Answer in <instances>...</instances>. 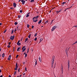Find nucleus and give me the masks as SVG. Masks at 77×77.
Segmentation results:
<instances>
[{"mask_svg":"<svg viewBox=\"0 0 77 77\" xmlns=\"http://www.w3.org/2000/svg\"><path fill=\"white\" fill-rule=\"evenodd\" d=\"M13 6L14 8H16V3H13Z\"/></svg>","mask_w":77,"mask_h":77,"instance_id":"obj_8","label":"nucleus"},{"mask_svg":"<svg viewBox=\"0 0 77 77\" xmlns=\"http://www.w3.org/2000/svg\"><path fill=\"white\" fill-rule=\"evenodd\" d=\"M27 40H28V38H26L25 39V42H26Z\"/></svg>","mask_w":77,"mask_h":77,"instance_id":"obj_24","label":"nucleus"},{"mask_svg":"<svg viewBox=\"0 0 77 77\" xmlns=\"http://www.w3.org/2000/svg\"><path fill=\"white\" fill-rule=\"evenodd\" d=\"M6 31H7V30L6 29L5 30L4 32V33H5V32H6Z\"/></svg>","mask_w":77,"mask_h":77,"instance_id":"obj_34","label":"nucleus"},{"mask_svg":"<svg viewBox=\"0 0 77 77\" xmlns=\"http://www.w3.org/2000/svg\"><path fill=\"white\" fill-rule=\"evenodd\" d=\"M77 27V26H73V27Z\"/></svg>","mask_w":77,"mask_h":77,"instance_id":"obj_48","label":"nucleus"},{"mask_svg":"<svg viewBox=\"0 0 77 77\" xmlns=\"http://www.w3.org/2000/svg\"><path fill=\"white\" fill-rule=\"evenodd\" d=\"M38 17H39V16H37L35 17H34L38 19Z\"/></svg>","mask_w":77,"mask_h":77,"instance_id":"obj_16","label":"nucleus"},{"mask_svg":"<svg viewBox=\"0 0 77 77\" xmlns=\"http://www.w3.org/2000/svg\"><path fill=\"white\" fill-rule=\"evenodd\" d=\"M13 9V8H10L11 9Z\"/></svg>","mask_w":77,"mask_h":77,"instance_id":"obj_52","label":"nucleus"},{"mask_svg":"<svg viewBox=\"0 0 77 77\" xmlns=\"http://www.w3.org/2000/svg\"><path fill=\"white\" fill-rule=\"evenodd\" d=\"M54 59H55L54 56H53L52 57V64H51V68H53V65H54Z\"/></svg>","mask_w":77,"mask_h":77,"instance_id":"obj_1","label":"nucleus"},{"mask_svg":"<svg viewBox=\"0 0 77 77\" xmlns=\"http://www.w3.org/2000/svg\"><path fill=\"white\" fill-rule=\"evenodd\" d=\"M37 35V33H36V34H35V35H34V36L35 37H36V36Z\"/></svg>","mask_w":77,"mask_h":77,"instance_id":"obj_37","label":"nucleus"},{"mask_svg":"<svg viewBox=\"0 0 77 77\" xmlns=\"http://www.w3.org/2000/svg\"><path fill=\"white\" fill-rule=\"evenodd\" d=\"M24 48H25V46H24L22 48V50H23V49H24Z\"/></svg>","mask_w":77,"mask_h":77,"instance_id":"obj_33","label":"nucleus"},{"mask_svg":"<svg viewBox=\"0 0 77 77\" xmlns=\"http://www.w3.org/2000/svg\"><path fill=\"white\" fill-rule=\"evenodd\" d=\"M21 76H22L21 75H20L19 76V77H21Z\"/></svg>","mask_w":77,"mask_h":77,"instance_id":"obj_60","label":"nucleus"},{"mask_svg":"<svg viewBox=\"0 0 77 77\" xmlns=\"http://www.w3.org/2000/svg\"><path fill=\"white\" fill-rule=\"evenodd\" d=\"M42 38H40V42H39V43H40L42 41Z\"/></svg>","mask_w":77,"mask_h":77,"instance_id":"obj_15","label":"nucleus"},{"mask_svg":"<svg viewBox=\"0 0 77 77\" xmlns=\"http://www.w3.org/2000/svg\"><path fill=\"white\" fill-rule=\"evenodd\" d=\"M25 69L26 71H27V68L26 67L25 68Z\"/></svg>","mask_w":77,"mask_h":77,"instance_id":"obj_47","label":"nucleus"},{"mask_svg":"<svg viewBox=\"0 0 77 77\" xmlns=\"http://www.w3.org/2000/svg\"><path fill=\"white\" fill-rule=\"evenodd\" d=\"M54 76L55 77H56V76H55V75H54Z\"/></svg>","mask_w":77,"mask_h":77,"instance_id":"obj_64","label":"nucleus"},{"mask_svg":"<svg viewBox=\"0 0 77 77\" xmlns=\"http://www.w3.org/2000/svg\"><path fill=\"white\" fill-rule=\"evenodd\" d=\"M2 57H3L5 56V54H3L2 55Z\"/></svg>","mask_w":77,"mask_h":77,"instance_id":"obj_31","label":"nucleus"},{"mask_svg":"<svg viewBox=\"0 0 77 77\" xmlns=\"http://www.w3.org/2000/svg\"><path fill=\"white\" fill-rule=\"evenodd\" d=\"M35 2L34 0H31V1H30L31 3H32L33 2Z\"/></svg>","mask_w":77,"mask_h":77,"instance_id":"obj_18","label":"nucleus"},{"mask_svg":"<svg viewBox=\"0 0 77 77\" xmlns=\"http://www.w3.org/2000/svg\"><path fill=\"white\" fill-rule=\"evenodd\" d=\"M17 45H21V43H17Z\"/></svg>","mask_w":77,"mask_h":77,"instance_id":"obj_13","label":"nucleus"},{"mask_svg":"<svg viewBox=\"0 0 77 77\" xmlns=\"http://www.w3.org/2000/svg\"><path fill=\"white\" fill-rule=\"evenodd\" d=\"M68 68H69V60L68 61Z\"/></svg>","mask_w":77,"mask_h":77,"instance_id":"obj_6","label":"nucleus"},{"mask_svg":"<svg viewBox=\"0 0 77 77\" xmlns=\"http://www.w3.org/2000/svg\"><path fill=\"white\" fill-rule=\"evenodd\" d=\"M77 41H76L74 43H73L72 44V45H74V44H77Z\"/></svg>","mask_w":77,"mask_h":77,"instance_id":"obj_17","label":"nucleus"},{"mask_svg":"<svg viewBox=\"0 0 77 77\" xmlns=\"http://www.w3.org/2000/svg\"><path fill=\"white\" fill-rule=\"evenodd\" d=\"M16 31H17V30H16V29H15V30H14V32H15Z\"/></svg>","mask_w":77,"mask_h":77,"instance_id":"obj_49","label":"nucleus"},{"mask_svg":"<svg viewBox=\"0 0 77 77\" xmlns=\"http://www.w3.org/2000/svg\"><path fill=\"white\" fill-rule=\"evenodd\" d=\"M36 61L35 63V65H37V62H36Z\"/></svg>","mask_w":77,"mask_h":77,"instance_id":"obj_36","label":"nucleus"},{"mask_svg":"<svg viewBox=\"0 0 77 77\" xmlns=\"http://www.w3.org/2000/svg\"><path fill=\"white\" fill-rule=\"evenodd\" d=\"M42 22V20H41L39 21L38 22V24H39L40 23H41V22Z\"/></svg>","mask_w":77,"mask_h":77,"instance_id":"obj_10","label":"nucleus"},{"mask_svg":"<svg viewBox=\"0 0 77 77\" xmlns=\"http://www.w3.org/2000/svg\"><path fill=\"white\" fill-rule=\"evenodd\" d=\"M19 28L18 27H17V30Z\"/></svg>","mask_w":77,"mask_h":77,"instance_id":"obj_54","label":"nucleus"},{"mask_svg":"<svg viewBox=\"0 0 77 77\" xmlns=\"http://www.w3.org/2000/svg\"><path fill=\"white\" fill-rule=\"evenodd\" d=\"M66 3V2H63L62 3V5H64V4H65Z\"/></svg>","mask_w":77,"mask_h":77,"instance_id":"obj_23","label":"nucleus"},{"mask_svg":"<svg viewBox=\"0 0 77 77\" xmlns=\"http://www.w3.org/2000/svg\"><path fill=\"white\" fill-rule=\"evenodd\" d=\"M21 16H18V18H21Z\"/></svg>","mask_w":77,"mask_h":77,"instance_id":"obj_29","label":"nucleus"},{"mask_svg":"<svg viewBox=\"0 0 77 77\" xmlns=\"http://www.w3.org/2000/svg\"><path fill=\"white\" fill-rule=\"evenodd\" d=\"M2 72V70L1 69H0V73Z\"/></svg>","mask_w":77,"mask_h":77,"instance_id":"obj_55","label":"nucleus"},{"mask_svg":"<svg viewBox=\"0 0 77 77\" xmlns=\"http://www.w3.org/2000/svg\"><path fill=\"white\" fill-rule=\"evenodd\" d=\"M56 27H57V26H54L53 27L51 30L52 31H54V29H56Z\"/></svg>","mask_w":77,"mask_h":77,"instance_id":"obj_3","label":"nucleus"},{"mask_svg":"<svg viewBox=\"0 0 77 77\" xmlns=\"http://www.w3.org/2000/svg\"><path fill=\"white\" fill-rule=\"evenodd\" d=\"M29 14H30V13H28L27 14L26 16V17H29L30 16L29 15Z\"/></svg>","mask_w":77,"mask_h":77,"instance_id":"obj_9","label":"nucleus"},{"mask_svg":"<svg viewBox=\"0 0 77 77\" xmlns=\"http://www.w3.org/2000/svg\"><path fill=\"white\" fill-rule=\"evenodd\" d=\"M13 33H14V30H13L11 31V34H13Z\"/></svg>","mask_w":77,"mask_h":77,"instance_id":"obj_27","label":"nucleus"},{"mask_svg":"<svg viewBox=\"0 0 77 77\" xmlns=\"http://www.w3.org/2000/svg\"><path fill=\"white\" fill-rule=\"evenodd\" d=\"M48 23V20H47L45 22V23L46 24L47 23Z\"/></svg>","mask_w":77,"mask_h":77,"instance_id":"obj_32","label":"nucleus"},{"mask_svg":"<svg viewBox=\"0 0 77 77\" xmlns=\"http://www.w3.org/2000/svg\"><path fill=\"white\" fill-rule=\"evenodd\" d=\"M23 11H22V10H20V13H22Z\"/></svg>","mask_w":77,"mask_h":77,"instance_id":"obj_44","label":"nucleus"},{"mask_svg":"<svg viewBox=\"0 0 77 77\" xmlns=\"http://www.w3.org/2000/svg\"><path fill=\"white\" fill-rule=\"evenodd\" d=\"M26 54L25 53H24L23 54Z\"/></svg>","mask_w":77,"mask_h":77,"instance_id":"obj_63","label":"nucleus"},{"mask_svg":"<svg viewBox=\"0 0 77 77\" xmlns=\"http://www.w3.org/2000/svg\"><path fill=\"white\" fill-rule=\"evenodd\" d=\"M51 12V10L49 12L50 13V12Z\"/></svg>","mask_w":77,"mask_h":77,"instance_id":"obj_62","label":"nucleus"},{"mask_svg":"<svg viewBox=\"0 0 77 77\" xmlns=\"http://www.w3.org/2000/svg\"><path fill=\"white\" fill-rule=\"evenodd\" d=\"M11 56L9 55L8 58V60H11Z\"/></svg>","mask_w":77,"mask_h":77,"instance_id":"obj_7","label":"nucleus"},{"mask_svg":"<svg viewBox=\"0 0 77 77\" xmlns=\"http://www.w3.org/2000/svg\"><path fill=\"white\" fill-rule=\"evenodd\" d=\"M14 38H15V36L13 35L11 36L10 38V39L12 40V41L14 40Z\"/></svg>","mask_w":77,"mask_h":77,"instance_id":"obj_4","label":"nucleus"},{"mask_svg":"<svg viewBox=\"0 0 77 77\" xmlns=\"http://www.w3.org/2000/svg\"><path fill=\"white\" fill-rule=\"evenodd\" d=\"M62 74H63V68H61Z\"/></svg>","mask_w":77,"mask_h":77,"instance_id":"obj_30","label":"nucleus"},{"mask_svg":"<svg viewBox=\"0 0 77 77\" xmlns=\"http://www.w3.org/2000/svg\"><path fill=\"white\" fill-rule=\"evenodd\" d=\"M16 68H18V65L17 64V63H16V66H15Z\"/></svg>","mask_w":77,"mask_h":77,"instance_id":"obj_11","label":"nucleus"},{"mask_svg":"<svg viewBox=\"0 0 77 77\" xmlns=\"http://www.w3.org/2000/svg\"><path fill=\"white\" fill-rule=\"evenodd\" d=\"M7 47L8 48H10V47H11V46L9 45H8V46Z\"/></svg>","mask_w":77,"mask_h":77,"instance_id":"obj_35","label":"nucleus"},{"mask_svg":"<svg viewBox=\"0 0 77 77\" xmlns=\"http://www.w3.org/2000/svg\"><path fill=\"white\" fill-rule=\"evenodd\" d=\"M35 41H36L37 40V38H35L34 39Z\"/></svg>","mask_w":77,"mask_h":77,"instance_id":"obj_40","label":"nucleus"},{"mask_svg":"<svg viewBox=\"0 0 77 77\" xmlns=\"http://www.w3.org/2000/svg\"><path fill=\"white\" fill-rule=\"evenodd\" d=\"M66 49H67V48L66 49V54H67V53H68V50Z\"/></svg>","mask_w":77,"mask_h":77,"instance_id":"obj_21","label":"nucleus"},{"mask_svg":"<svg viewBox=\"0 0 77 77\" xmlns=\"http://www.w3.org/2000/svg\"><path fill=\"white\" fill-rule=\"evenodd\" d=\"M20 47H19L18 48L17 51H20Z\"/></svg>","mask_w":77,"mask_h":77,"instance_id":"obj_19","label":"nucleus"},{"mask_svg":"<svg viewBox=\"0 0 77 77\" xmlns=\"http://www.w3.org/2000/svg\"><path fill=\"white\" fill-rule=\"evenodd\" d=\"M17 24H18V23L17 22H15L14 23L15 25H17Z\"/></svg>","mask_w":77,"mask_h":77,"instance_id":"obj_25","label":"nucleus"},{"mask_svg":"<svg viewBox=\"0 0 77 77\" xmlns=\"http://www.w3.org/2000/svg\"><path fill=\"white\" fill-rule=\"evenodd\" d=\"M17 68L15 67V68H14V69H15V70H17Z\"/></svg>","mask_w":77,"mask_h":77,"instance_id":"obj_41","label":"nucleus"},{"mask_svg":"<svg viewBox=\"0 0 77 77\" xmlns=\"http://www.w3.org/2000/svg\"><path fill=\"white\" fill-rule=\"evenodd\" d=\"M56 64L55 63L54 65V68H55V67L56 66Z\"/></svg>","mask_w":77,"mask_h":77,"instance_id":"obj_45","label":"nucleus"},{"mask_svg":"<svg viewBox=\"0 0 77 77\" xmlns=\"http://www.w3.org/2000/svg\"><path fill=\"white\" fill-rule=\"evenodd\" d=\"M21 2L22 3V5H24L25 2H26V1H24V0H21Z\"/></svg>","mask_w":77,"mask_h":77,"instance_id":"obj_5","label":"nucleus"},{"mask_svg":"<svg viewBox=\"0 0 77 77\" xmlns=\"http://www.w3.org/2000/svg\"><path fill=\"white\" fill-rule=\"evenodd\" d=\"M18 56H19L18 55H17L16 56V58H17H17H18Z\"/></svg>","mask_w":77,"mask_h":77,"instance_id":"obj_39","label":"nucleus"},{"mask_svg":"<svg viewBox=\"0 0 77 77\" xmlns=\"http://www.w3.org/2000/svg\"><path fill=\"white\" fill-rule=\"evenodd\" d=\"M56 12L57 13V14H58V13H59V12H60V10L59 11H57Z\"/></svg>","mask_w":77,"mask_h":77,"instance_id":"obj_22","label":"nucleus"},{"mask_svg":"<svg viewBox=\"0 0 77 77\" xmlns=\"http://www.w3.org/2000/svg\"><path fill=\"white\" fill-rule=\"evenodd\" d=\"M8 77H11V76L10 75H9Z\"/></svg>","mask_w":77,"mask_h":77,"instance_id":"obj_56","label":"nucleus"},{"mask_svg":"<svg viewBox=\"0 0 77 77\" xmlns=\"http://www.w3.org/2000/svg\"><path fill=\"white\" fill-rule=\"evenodd\" d=\"M32 29H33V28H34V26H32Z\"/></svg>","mask_w":77,"mask_h":77,"instance_id":"obj_43","label":"nucleus"},{"mask_svg":"<svg viewBox=\"0 0 77 77\" xmlns=\"http://www.w3.org/2000/svg\"><path fill=\"white\" fill-rule=\"evenodd\" d=\"M25 57H27V54H25Z\"/></svg>","mask_w":77,"mask_h":77,"instance_id":"obj_38","label":"nucleus"},{"mask_svg":"<svg viewBox=\"0 0 77 77\" xmlns=\"http://www.w3.org/2000/svg\"><path fill=\"white\" fill-rule=\"evenodd\" d=\"M18 72H20V70H19V69H18Z\"/></svg>","mask_w":77,"mask_h":77,"instance_id":"obj_58","label":"nucleus"},{"mask_svg":"<svg viewBox=\"0 0 77 77\" xmlns=\"http://www.w3.org/2000/svg\"><path fill=\"white\" fill-rule=\"evenodd\" d=\"M32 20L34 22V23H36V22H37V21H38V19L35 18V17L33 18Z\"/></svg>","mask_w":77,"mask_h":77,"instance_id":"obj_2","label":"nucleus"},{"mask_svg":"<svg viewBox=\"0 0 77 77\" xmlns=\"http://www.w3.org/2000/svg\"><path fill=\"white\" fill-rule=\"evenodd\" d=\"M39 60L40 62H41V58L40 57L39 58Z\"/></svg>","mask_w":77,"mask_h":77,"instance_id":"obj_20","label":"nucleus"},{"mask_svg":"<svg viewBox=\"0 0 77 77\" xmlns=\"http://www.w3.org/2000/svg\"><path fill=\"white\" fill-rule=\"evenodd\" d=\"M53 21H54V20H52L51 21L50 24H52V23H53Z\"/></svg>","mask_w":77,"mask_h":77,"instance_id":"obj_26","label":"nucleus"},{"mask_svg":"<svg viewBox=\"0 0 77 77\" xmlns=\"http://www.w3.org/2000/svg\"><path fill=\"white\" fill-rule=\"evenodd\" d=\"M2 24V23H0V26H1Z\"/></svg>","mask_w":77,"mask_h":77,"instance_id":"obj_53","label":"nucleus"},{"mask_svg":"<svg viewBox=\"0 0 77 77\" xmlns=\"http://www.w3.org/2000/svg\"><path fill=\"white\" fill-rule=\"evenodd\" d=\"M20 42V40H19L18 42H17V43H19Z\"/></svg>","mask_w":77,"mask_h":77,"instance_id":"obj_46","label":"nucleus"},{"mask_svg":"<svg viewBox=\"0 0 77 77\" xmlns=\"http://www.w3.org/2000/svg\"><path fill=\"white\" fill-rule=\"evenodd\" d=\"M23 75H25V73H23Z\"/></svg>","mask_w":77,"mask_h":77,"instance_id":"obj_59","label":"nucleus"},{"mask_svg":"<svg viewBox=\"0 0 77 77\" xmlns=\"http://www.w3.org/2000/svg\"><path fill=\"white\" fill-rule=\"evenodd\" d=\"M26 48H24L23 49V51H22V52H24V51H25L26 50Z\"/></svg>","mask_w":77,"mask_h":77,"instance_id":"obj_12","label":"nucleus"},{"mask_svg":"<svg viewBox=\"0 0 77 77\" xmlns=\"http://www.w3.org/2000/svg\"><path fill=\"white\" fill-rule=\"evenodd\" d=\"M14 75H15V74H16V72H14Z\"/></svg>","mask_w":77,"mask_h":77,"instance_id":"obj_51","label":"nucleus"},{"mask_svg":"<svg viewBox=\"0 0 77 77\" xmlns=\"http://www.w3.org/2000/svg\"><path fill=\"white\" fill-rule=\"evenodd\" d=\"M0 77H3V76L2 75H1V76H0Z\"/></svg>","mask_w":77,"mask_h":77,"instance_id":"obj_57","label":"nucleus"},{"mask_svg":"<svg viewBox=\"0 0 77 77\" xmlns=\"http://www.w3.org/2000/svg\"><path fill=\"white\" fill-rule=\"evenodd\" d=\"M31 36V34H30L29 35L28 37L29 38H30V36Z\"/></svg>","mask_w":77,"mask_h":77,"instance_id":"obj_14","label":"nucleus"},{"mask_svg":"<svg viewBox=\"0 0 77 77\" xmlns=\"http://www.w3.org/2000/svg\"><path fill=\"white\" fill-rule=\"evenodd\" d=\"M1 50H2V49H0V52L1 51Z\"/></svg>","mask_w":77,"mask_h":77,"instance_id":"obj_61","label":"nucleus"},{"mask_svg":"<svg viewBox=\"0 0 77 77\" xmlns=\"http://www.w3.org/2000/svg\"><path fill=\"white\" fill-rule=\"evenodd\" d=\"M8 44H9V45H10V44H11V42H9V43H8Z\"/></svg>","mask_w":77,"mask_h":77,"instance_id":"obj_50","label":"nucleus"},{"mask_svg":"<svg viewBox=\"0 0 77 77\" xmlns=\"http://www.w3.org/2000/svg\"><path fill=\"white\" fill-rule=\"evenodd\" d=\"M27 51H28L27 53H28V52H29V48H28V49H27Z\"/></svg>","mask_w":77,"mask_h":77,"instance_id":"obj_42","label":"nucleus"},{"mask_svg":"<svg viewBox=\"0 0 77 77\" xmlns=\"http://www.w3.org/2000/svg\"><path fill=\"white\" fill-rule=\"evenodd\" d=\"M29 26H30V25H29L28 24L27 25V27L28 28H29Z\"/></svg>","mask_w":77,"mask_h":77,"instance_id":"obj_28","label":"nucleus"}]
</instances>
